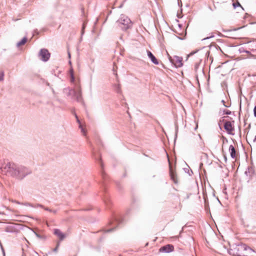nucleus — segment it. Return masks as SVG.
<instances>
[{
	"instance_id": "1",
	"label": "nucleus",
	"mask_w": 256,
	"mask_h": 256,
	"mask_svg": "<svg viewBox=\"0 0 256 256\" xmlns=\"http://www.w3.org/2000/svg\"><path fill=\"white\" fill-rule=\"evenodd\" d=\"M0 173L22 180L32 173L28 168L13 162H8L0 166Z\"/></svg>"
},
{
	"instance_id": "2",
	"label": "nucleus",
	"mask_w": 256,
	"mask_h": 256,
	"mask_svg": "<svg viewBox=\"0 0 256 256\" xmlns=\"http://www.w3.org/2000/svg\"><path fill=\"white\" fill-rule=\"evenodd\" d=\"M118 26L123 30H126L132 26L130 20L124 15H122L117 21Z\"/></svg>"
},
{
	"instance_id": "3",
	"label": "nucleus",
	"mask_w": 256,
	"mask_h": 256,
	"mask_svg": "<svg viewBox=\"0 0 256 256\" xmlns=\"http://www.w3.org/2000/svg\"><path fill=\"white\" fill-rule=\"evenodd\" d=\"M244 244H233L230 246V248L228 250L230 254L234 256H242L244 252Z\"/></svg>"
},
{
	"instance_id": "4",
	"label": "nucleus",
	"mask_w": 256,
	"mask_h": 256,
	"mask_svg": "<svg viewBox=\"0 0 256 256\" xmlns=\"http://www.w3.org/2000/svg\"><path fill=\"white\" fill-rule=\"evenodd\" d=\"M168 59L170 62L176 68H180L182 66V57L175 56L173 58L168 55Z\"/></svg>"
},
{
	"instance_id": "5",
	"label": "nucleus",
	"mask_w": 256,
	"mask_h": 256,
	"mask_svg": "<svg viewBox=\"0 0 256 256\" xmlns=\"http://www.w3.org/2000/svg\"><path fill=\"white\" fill-rule=\"evenodd\" d=\"M40 59L43 62H47L50 56V54L46 48H42L38 54Z\"/></svg>"
},
{
	"instance_id": "6",
	"label": "nucleus",
	"mask_w": 256,
	"mask_h": 256,
	"mask_svg": "<svg viewBox=\"0 0 256 256\" xmlns=\"http://www.w3.org/2000/svg\"><path fill=\"white\" fill-rule=\"evenodd\" d=\"M224 126V128L227 132L228 134L234 135V134L232 133V132L234 130V128L233 127L230 122H225Z\"/></svg>"
},
{
	"instance_id": "7",
	"label": "nucleus",
	"mask_w": 256,
	"mask_h": 256,
	"mask_svg": "<svg viewBox=\"0 0 256 256\" xmlns=\"http://www.w3.org/2000/svg\"><path fill=\"white\" fill-rule=\"evenodd\" d=\"M72 95L76 98L78 102H80L82 100L81 89L79 86H78L77 90H72Z\"/></svg>"
},
{
	"instance_id": "8",
	"label": "nucleus",
	"mask_w": 256,
	"mask_h": 256,
	"mask_svg": "<svg viewBox=\"0 0 256 256\" xmlns=\"http://www.w3.org/2000/svg\"><path fill=\"white\" fill-rule=\"evenodd\" d=\"M174 250V247L173 245L168 244L166 246H162L160 248V251L166 253H169L172 252Z\"/></svg>"
},
{
	"instance_id": "9",
	"label": "nucleus",
	"mask_w": 256,
	"mask_h": 256,
	"mask_svg": "<svg viewBox=\"0 0 256 256\" xmlns=\"http://www.w3.org/2000/svg\"><path fill=\"white\" fill-rule=\"evenodd\" d=\"M244 248L242 254H242V256H252V254L253 252L252 250L246 244H244Z\"/></svg>"
},
{
	"instance_id": "10",
	"label": "nucleus",
	"mask_w": 256,
	"mask_h": 256,
	"mask_svg": "<svg viewBox=\"0 0 256 256\" xmlns=\"http://www.w3.org/2000/svg\"><path fill=\"white\" fill-rule=\"evenodd\" d=\"M147 54L148 57L150 58L151 62L155 64H158L159 62L156 56L149 50H147Z\"/></svg>"
},
{
	"instance_id": "11",
	"label": "nucleus",
	"mask_w": 256,
	"mask_h": 256,
	"mask_svg": "<svg viewBox=\"0 0 256 256\" xmlns=\"http://www.w3.org/2000/svg\"><path fill=\"white\" fill-rule=\"evenodd\" d=\"M5 231L9 233H14L16 232V228L14 224H10L6 227Z\"/></svg>"
},
{
	"instance_id": "12",
	"label": "nucleus",
	"mask_w": 256,
	"mask_h": 256,
	"mask_svg": "<svg viewBox=\"0 0 256 256\" xmlns=\"http://www.w3.org/2000/svg\"><path fill=\"white\" fill-rule=\"evenodd\" d=\"M54 234L59 238L60 240H63L65 237V234L62 233L59 229L56 228L54 230Z\"/></svg>"
},
{
	"instance_id": "13",
	"label": "nucleus",
	"mask_w": 256,
	"mask_h": 256,
	"mask_svg": "<svg viewBox=\"0 0 256 256\" xmlns=\"http://www.w3.org/2000/svg\"><path fill=\"white\" fill-rule=\"evenodd\" d=\"M228 150L230 153V156L232 158H236V150L234 147L232 145H230L229 146Z\"/></svg>"
},
{
	"instance_id": "14",
	"label": "nucleus",
	"mask_w": 256,
	"mask_h": 256,
	"mask_svg": "<svg viewBox=\"0 0 256 256\" xmlns=\"http://www.w3.org/2000/svg\"><path fill=\"white\" fill-rule=\"evenodd\" d=\"M170 176L171 179L173 180V182L175 184H176L178 182L176 179V174L175 172L172 170L170 166Z\"/></svg>"
},
{
	"instance_id": "15",
	"label": "nucleus",
	"mask_w": 256,
	"mask_h": 256,
	"mask_svg": "<svg viewBox=\"0 0 256 256\" xmlns=\"http://www.w3.org/2000/svg\"><path fill=\"white\" fill-rule=\"evenodd\" d=\"M98 162L100 164V166H101L102 169V172H101L102 176L103 178H105V174H104V172L103 171V166H103V164H102V159L100 158H99L98 159Z\"/></svg>"
},
{
	"instance_id": "16",
	"label": "nucleus",
	"mask_w": 256,
	"mask_h": 256,
	"mask_svg": "<svg viewBox=\"0 0 256 256\" xmlns=\"http://www.w3.org/2000/svg\"><path fill=\"white\" fill-rule=\"evenodd\" d=\"M27 42V38L26 36L22 38V39L18 42L17 44H16V46H22V45H24V44L26 42Z\"/></svg>"
},
{
	"instance_id": "17",
	"label": "nucleus",
	"mask_w": 256,
	"mask_h": 256,
	"mask_svg": "<svg viewBox=\"0 0 256 256\" xmlns=\"http://www.w3.org/2000/svg\"><path fill=\"white\" fill-rule=\"evenodd\" d=\"M114 90L116 91V92L118 94H120L121 92L120 88V86L118 84H115L114 85Z\"/></svg>"
},
{
	"instance_id": "18",
	"label": "nucleus",
	"mask_w": 256,
	"mask_h": 256,
	"mask_svg": "<svg viewBox=\"0 0 256 256\" xmlns=\"http://www.w3.org/2000/svg\"><path fill=\"white\" fill-rule=\"evenodd\" d=\"M114 221L115 222H116L117 223V224H119L121 223H122V220L116 217V216H114Z\"/></svg>"
},
{
	"instance_id": "19",
	"label": "nucleus",
	"mask_w": 256,
	"mask_h": 256,
	"mask_svg": "<svg viewBox=\"0 0 256 256\" xmlns=\"http://www.w3.org/2000/svg\"><path fill=\"white\" fill-rule=\"evenodd\" d=\"M232 6H233L234 8H236V7L240 6L242 10H244V8H242V6L240 5V4L239 2H237L236 3H233Z\"/></svg>"
},
{
	"instance_id": "20",
	"label": "nucleus",
	"mask_w": 256,
	"mask_h": 256,
	"mask_svg": "<svg viewBox=\"0 0 256 256\" xmlns=\"http://www.w3.org/2000/svg\"><path fill=\"white\" fill-rule=\"evenodd\" d=\"M33 232H34V234H35V235L36 236L37 238H45V237L44 236H42L40 234H38L37 232H34V230H32Z\"/></svg>"
},
{
	"instance_id": "21",
	"label": "nucleus",
	"mask_w": 256,
	"mask_h": 256,
	"mask_svg": "<svg viewBox=\"0 0 256 256\" xmlns=\"http://www.w3.org/2000/svg\"><path fill=\"white\" fill-rule=\"evenodd\" d=\"M223 114H224L230 115L232 114V112L229 110L224 109L223 110Z\"/></svg>"
},
{
	"instance_id": "22",
	"label": "nucleus",
	"mask_w": 256,
	"mask_h": 256,
	"mask_svg": "<svg viewBox=\"0 0 256 256\" xmlns=\"http://www.w3.org/2000/svg\"><path fill=\"white\" fill-rule=\"evenodd\" d=\"M70 72H71V74H70L71 81L74 82V74H73V70H70Z\"/></svg>"
},
{
	"instance_id": "23",
	"label": "nucleus",
	"mask_w": 256,
	"mask_h": 256,
	"mask_svg": "<svg viewBox=\"0 0 256 256\" xmlns=\"http://www.w3.org/2000/svg\"><path fill=\"white\" fill-rule=\"evenodd\" d=\"M116 226L112 228H109L105 230V232H113L114 230H116Z\"/></svg>"
},
{
	"instance_id": "24",
	"label": "nucleus",
	"mask_w": 256,
	"mask_h": 256,
	"mask_svg": "<svg viewBox=\"0 0 256 256\" xmlns=\"http://www.w3.org/2000/svg\"><path fill=\"white\" fill-rule=\"evenodd\" d=\"M240 52H245L246 54H250V52L247 50H245L244 48H241L240 49Z\"/></svg>"
},
{
	"instance_id": "25",
	"label": "nucleus",
	"mask_w": 256,
	"mask_h": 256,
	"mask_svg": "<svg viewBox=\"0 0 256 256\" xmlns=\"http://www.w3.org/2000/svg\"><path fill=\"white\" fill-rule=\"evenodd\" d=\"M175 128H176V134H175V138L177 137V134L178 132V126L176 124H175Z\"/></svg>"
},
{
	"instance_id": "26",
	"label": "nucleus",
	"mask_w": 256,
	"mask_h": 256,
	"mask_svg": "<svg viewBox=\"0 0 256 256\" xmlns=\"http://www.w3.org/2000/svg\"><path fill=\"white\" fill-rule=\"evenodd\" d=\"M4 77V72H2L0 73V82L3 80Z\"/></svg>"
},
{
	"instance_id": "27",
	"label": "nucleus",
	"mask_w": 256,
	"mask_h": 256,
	"mask_svg": "<svg viewBox=\"0 0 256 256\" xmlns=\"http://www.w3.org/2000/svg\"><path fill=\"white\" fill-rule=\"evenodd\" d=\"M250 170H252V168H248V169L245 171L244 174L246 176H248V174L250 173Z\"/></svg>"
},
{
	"instance_id": "28",
	"label": "nucleus",
	"mask_w": 256,
	"mask_h": 256,
	"mask_svg": "<svg viewBox=\"0 0 256 256\" xmlns=\"http://www.w3.org/2000/svg\"><path fill=\"white\" fill-rule=\"evenodd\" d=\"M79 127L80 128L82 132L85 135L86 134V132H85L84 129L82 128V126L81 124H80Z\"/></svg>"
},
{
	"instance_id": "29",
	"label": "nucleus",
	"mask_w": 256,
	"mask_h": 256,
	"mask_svg": "<svg viewBox=\"0 0 256 256\" xmlns=\"http://www.w3.org/2000/svg\"><path fill=\"white\" fill-rule=\"evenodd\" d=\"M213 37H214V35H212V36H208L206 38H203L202 40H208V39H210V38H212Z\"/></svg>"
},
{
	"instance_id": "30",
	"label": "nucleus",
	"mask_w": 256,
	"mask_h": 256,
	"mask_svg": "<svg viewBox=\"0 0 256 256\" xmlns=\"http://www.w3.org/2000/svg\"><path fill=\"white\" fill-rule=\"evenodd\" d=\"M199 66H200V64L198 63H196L195 64V65H194V68H195L196 70L198 68Z\"/></svg>"
},
{
	"instance_id": "31",
	"label": "nucleus",
	"mask_w": 256,
	"mask_h": 256,
	"mask_svg": "<svg viewBox=\"0 0 256 256\" xmlns=\"http://www.w3.org/2000/svg\"><path fill=\"white\" fill-rule=\"evenodd\" d=\"M222 139L224 142H228V139L226 137H224V136H222Z\"/></svg>"
},
{
	"instance_id": "32",
	"label": "nucleus",
	"mask_w": 256,
	"mask_h": 256,
	"mask_svg": "<svg viewBox=\"0 0 256 256\" xmlns=\"http://www.w3.org/2000/svg\"><path fill=\"white\" fill-rule=\"evenodd\" d=\"M72 90H74V89H70V91L68 94V96H70V95H72Z\"/></svg>"
},
{
	"instance_id": "33",
	"label": "nucleus",
	"mask_w": 256,
	"mask_h": 256,
	"mask_svg": "<svg viewBox=\"0 0 256 256\" xmlns=\"http://www.w3.org/2000/svg\"><path fill=\"white\" fill-rule=\"evenodd\" d=\"M84 28H85V26H84V24L82 25V34H84Z\"/></svg>"
},
{
	"instance_id": "34",
	"label": "nucleus",
	"mask_w": 256,
	"mask_h": 256,
	"mask_svg": "<svg viewBox=\"0 0 256 256\" xmlns=\"http://www.w3.org/2000/svg\"><path fill=\"white\" fill-rule=\"evenodd\" d=\"M38 207H40V208H44V206L42 204H38L36 206L35 208H38Z\"/></svg>"
},
{
	"instance_id": "35",
	"label": "nucleus",
	"mask_w": 256,
	"mask_h": 256,
	"mask_svg": "<svg viewBox=\"0 0 256 256\" xmlns=\"http://www.w3.org/2000/svg\"><path fill=\"white\" fill-rule=\"evenodd\" d=\"M44 209L45 210H47V211H48L50 212H52V210H51L48 208H46V207L44 206Z\"/></svg>"
},
{
	"instance_id": "36",
	"label": "nucleus",
	"mask_w": 256,
	"mask_h": 256,
	"mask_svg": "<svg viewBox=\"0 0 256 256\" xmlns=\"http://www.w3.org/2000/svg\"><path fill=\"white\" fill-rule=\"evenodd\" d=\"M222 102L223 104V105H224L225 107H226V108H228V107L230 106H227V105H226V104H225V102H224V100H222Z\"/></svg>"
},
{
	"instance_id": "37",
	"label": "nucleus",
	"mask_w": 256,
	"mask_h": 256,
	"mask_svg": "<svg viewBox=\"0 0 256 256\" xmlns=\"http://www.w3.org/2000/svg\"><path fill=\"white\" fill-rule=\"evenodd\" d=\"M254 117L256 118V106H255L254 108Z\"/></svg>"
},
{
	"instance_id": "38",
	"label": "nucleus",
	"mask_w": 256,
	"mask_h": 256,
	"mask_svg": "<svg viewBox=\"0 0 256 256\" xmlns=\"http://www.w3.org/2000/svg\"><path fill=\"white\" fill-rule=\"evenodd\" d=\"M184 170L185 172H188L190 176V175H191V174H190L189 172V170H188V168H184Z\"/></svg>"
},
{
	"instance_id": "39",
	"label": "nucleus",
	"mask_w": 256,
	"mask_h": 256,
	"mask_svg": "<svg viewBox=\"0 0 256 256\" xmlns=\"http://www.w3.org/2000/svg\"><path fill=\"white\" fill-rule=\"evenodd\" d=\"M58 246H59V244H58L56 246L53 250V251L54 252H56L57 251V250H58Z\"/></svg>"
},
{
	"instance_id": "40",
	"label": "nucleus",
	"mask_w": 256,
	"mask_h": 256,
	"mask_svg": "<svg viewBox=\"0 0 256 256\" xmlns=\"http://www.w3.org/2000/svg\"><path fill=\"white\" fill-rule=\"evenodd\" d=\"M76 116V118L77 122H78V123H79V124H80V120H79V119H78V116H77L76 114V116Z\"/></svg>"
},
{
	"instance_id": "41",
	"label": "nucleus",
	"mask_w": 256,
	"mask_h": 256,
	"mask_svg": "<svg viewBox=\"0 0 256 256\" xmlns=\"http://www.w3.org/2000/svg\"><path fill=\"white\" fill-rule=\"evenodd\" d=\"M34 34H38V30H36V29L34 30Z\"/></svg>"
},
{
	"instance_id": "42",
	"label": "nucleus",
	"mask_w": 256,
	"mask_h": 256,
	"mask_svg": "<svg viewBox=\"0 0 256 256\" xmlns=\"http://www.w3.org/2000/svg\"><path fill=\"white\" fill-rule=\"evenodd\" d=\"M0 246H1V248H2V251L3 254H4V248H2V245L1 244H0Z\"/></svg>"
},
{
	"instance_id": "43",
	"label": "nucleus",
	"mask_w": 256,
	"mask_h": 256,
	"mask_svg": "<svg viewBox=\"0 0 256 256\" xmlns=\"http://www.w3.org/2000/svg\"><path fill=\"white\" fill-rule=\"evenodd\" d=\"M52 212L54 214H56L57 212V210H52Z\"/></svg>"
},
{
	"instance_id": "44",
	"label": "nucleus",
	"mask_w": 256,
	"mask_h": 256,
	"mask_svg": "<svg viewBox=\"0 0 256 256\" xmlns=\"http://www.w3.org/2000/svg\"><path fill=\"white\" fill-rule=\"evenodd\" d=\"M14 202H16V204H22L20 202H18V201H16V200H14Z\"/></svg>"
},
{
	"instance_id": "45",
	"label": "nucleus",
	"mask_w": 256,
	"mask_h": 256,
	"mask_svg": "<svg viewBox=\"0 0 256 256\" xmlns=\"http://www.w3.org/2000/svg\"><path fill=\"white\" fill-rule=\"evenodd\" d=\"M253 142H256V136H255L254 140H253Z\"/></svg>"
},
{
	"instance_id": "46",
	"label": "nucleus",
	"mask_w": 256,
	"mask_h": 256,
	"mask_svg": "<svg viewBox=\"0 0 256 256\" xmlns=\"http://www.w3.org/2000/svg\"><path fill=\"white\" fill-rule=\"evenodd\" d=\"M224 160L225 162H226L227 161V158H226V156H224Z\"/></svg>"
},
{
	"instance_id": "47",
	"label": "nucleus",
	"mask_w": 256,
	"mask_h": 256,
	"mask_svg": "<svg viewBox=\"0 0 256 256\" xmlns=\"http://www.w3.org/2000/svg\"><path fill=\"white\" fill-rule=\"evenodd\" d=\"M24 205L25 206H30V204L28 203H26V204H24Z\"/></svg>"
},
{
	"instance_id": "48",
	"label": "nucleus",
	"mask_w": 256,
	"mask_h": 256,
	"mask_svg": "<svg viewBox=\"0 0 256 256\" xmlns=\"http://www.w3.org/2000/svg\"><path fill=\"white\" fill-rule=\"evenodd\" d=\"M196 52H192L191 53H190V55H192L194 54H195Z\"/></svg>"
},
{
	"instance_id": "49",
	"label": "nucleus",
	"mask_w": 256,
	"mask_h": 256,
	"mask_svg": "<svg viewBox=\"0 0 256 256\" xmlns=\"http://www.w3.org/2000/svg\"><path fill=\"white\" fill-rule=\"evenodd\" d=\"M68 56H69V58H70V53H68Z\"/></svg>"
}]
</instances>
